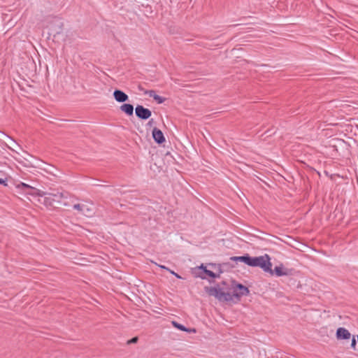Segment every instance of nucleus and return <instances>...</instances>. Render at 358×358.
<instances>
[{
	"instance_id": "nucleus-1",
	"label": "nucleus",
	"mask_w": 358,
	"mask_h": 358,
	"mask_svg": "<svg viewBox=\"0 0 358 358\" xmlns=\"http://www.w3.org/2000/svg\"><path fill=\"white\" fill-rule=\"evenodd\" d=\"M205 290L210 296H215L219 301H232L233 280L231 284L222 281L215 287H206Z\"/></svg>"
},
{
	"instance_id": "nucleus-2",
	"label": "nucleus",
	"mask_w": 358,
	"mask_h": 358,
	"mask_svg": "<svg viewBox=\"0 0 358 358\" xmlns=\"http://www.w3.org/2000/svg\"><path fill=\"white\" fill-rule=\"evenodd\" d=\"M243 262L252 267H259L264 272H270L272 264L268 255L259 257H251L249 254L244 255Z\"/></svg>"
},
{
	"instance_id": "nucleus-3",
	"label": "nucleus",
	"mask_w": 358,
	"mask_h": 358,
	"mask_svg": "<svg viewBox=\"0 0 358 358\" xmlns=\"http://www.w3.org/2000/svg\"><path fill=\"white\" fill-rule=\"evenodd\" d=\"M43 203L47 207L59 208L62 200L66 198L63 192H43Z\"/></svg>"
},
{
	"instance_id": "nucleus-4",
	"label": "nucleus",
	"mask_w": 358,
	"mask_h": 358,
	"mask_svg": "<svg viewBox=\"0 0 358 358\" xmlns=\"http://www.w3.org/2000/svg\"><path fill=\"white\" fill-rule=\"evenodd\" d=\"M221 273H222V271L220 268H219V273H216L210 270H208L206 266H205L203 264H201V266L196 267L194 271L195 276L201 279H206V275L213 279H215L219 278Z\"/></svg>"
},
{
	"instance_id": "nucleus-5",
	"label": "nucleus",
	"mask_w": 358,
	"mask_h": 358,
	"mask_svg": "<svg viewBox=\"0 0 358 358\" xmlns=\"http://www.w3.org/2000/svg\"><path fill=\"white\" fill-rule=\"evenodd\" d=\"M232 301L236 299V302L241 300V298L243 296H247L250 293L248 287L245 285L236 282L233 280V290H232Z\"/></svg>"
},
{
	"instance_id": "nucleus-6",
	"label": "nucleus",
	"mask_w": 358,
	"mask_h": 358,
	"mask_svg": "<svg viewBox=\"0 0 358 358\" xmlns=\"http://www.w3.org/2000/svg\"><path fill=\"white\" fill-rule=\"evenodd\" d=\"M135 114L138 119L146 120L150 117L152 112L141 105H137L135 108Z\"/></svg>"
},
{
	"instance_id": "nucleus-7",
	"label": "nucleus",
	"mask_w": 358,
	"mask_h": 358,
	"mask_svg": "<svg viewBox=\"0 0 358 358\" xmlns=\"http://www.w3.org/2000/svg\"><path fill=\"white\" fill-rule=\"evenodd\" d=\"M293 269L284 268L282 264L279 266H275L273 270L271 268V271L268 272L271 275H275L278 277L283 276V275H290L292 274Z\"/></svg>"
},
{
	"instance_id": "nucleus-8",
	"label": "nucleus",
	"mask_w": 358,
	"mask_h": 358,
	"mask_svg": "<svg viewBox=\"0 0 358 358\" xmlns=\"http://www.w3.org/2000/svg\"><path fill=\"white\" fill-rule=\"evenodd\" d=\"M113 97L119 103H124L129 100V96L123 91L115 89L113 92Z\"/></svg>"
},
{
	"instance_id": "nucleus-9",
	"label": "nucleus",
	"mask_w": 358,
	"mask_h": 358,
	"mask_svg": "<svg viewBox=\"0 0 358 358\" xmlns=\"http://www.w3.org/2000/svg\"><path fill=\"white\" fill-rule=\"evenodd\" d=\"M152 138L157 144H162L165 142V137L163 132L158 128L155 127L152 132Z\"/></svg>"
},
{
	"instance_id": "nucleus-10",
	"label": "nucleus",
	"mask_w": 358,
	"mask_h": 358,
	"mask_svg": "<svg viewBox=\"0 0 358 358\" xmlns=\"http://www.w3.org/2000/svg\"><path fill=\"white\" fill-rule=\"evenodd\" d=\"M336 335L338 340H348L351 336L350 331L344 327L338 328Z\"/></svg>"
},
{
	"instance_id": "nucleus-11",
	"label": "nucleus",
	"mask_w": 358,
	"mask_h": 358,
	"mask_svg": "<svg viewBox=\"0 0 358 358\" xmlns=\"http://www.w3.org/2000/svg\"><path fill=\"white\" fill-rule=\"evenodd\" d=\"M120 109L128 116H132L134 114V106L131 103H123Z\"/></svg>"
},
{
	"instance_id": "nucleus-12",
	"label": "nucleus",
	"mask_w": 358,
	"mask_h": 358,
	"mask_svg": "<svg viewBox=\"0 0 358 358\" xmlns=\"http://www.w3.org/2000/svg\"><path fill=\"white\" fill-rule=\"evenodd\" d=\"M171 324L175 328H176L180 331H186L188 333H196V329L194 328H187L184 325L178 323L176 321H172Z\"/></svg>"
},
{
	"instance_id": "nucleus-13",
	"label": "nucleus",
	"mask_w": 358,
	"mask_h": 358,
	"mask_svg": "<svg viewBox=\"0 0 358 358\" xmlns=\"http://www.w3.org/2000/svg\"><path fill=\"white\" fill-rule=\"evenodd\" d=\"M73 208V209L78 210L81 214H83L85 216L89 215V214L86 213L85 210H87V211H91V209L90 208H88L85 204H80V203L74 204Z\"/></svg>"
},
{
	"instance_id": "nucleus-14",
	"label": "nucleus",
	"mask_w": 358,
	"mask_h": 358,
	"mask_svg": "<svg viewBox=\"0 0 358 358\" xmlns=\"http://www.w3.org/2000/svg\"><path fill=\"white\" fill-rule=\"evenodd\" d=\"M43 192H42L35 187H31L26 192V194L34 196H43Z\"/></svg>"
},
{
	"instance_id": "nucleus-15",
	"label": "nucleus",
	"mask_w": 358,
	"mask_h": 358,
	"mask_svg": "<svg viewBox=\"0 0 358 358\" xmlns=\"http://www.w3.org/2000/svg\"><path fill=\"white\" fill-rule=\"evenodd\" d=\"M31 186H30L29 185H27L24 182H20V184H18L16 187L19 189H21L22 191L24 192V193L26 194V192L27 190L29 189V188L31 187Z\"/></svg>"
},
{
	"instance_id": "nucleus-16",
	"label": "nucleus",
	"mask_w": 358,
	"mask_h": 358,
	"mask_svg": "<svg viewBox=\"0 0 358 358\" xmlns=\"http://www.w3.org/2000/svg\"><path fill=\"white\" fill-rule=\"evenodd\" d=\"M62 27H63V23L61 22H59L58 29H51V31L54 33L55 35L59 34L62 31Z\"/></svg>"
},
{
	"instance_id": "nucleus-17",
	"label": "nucleus",
	"mask_w": 358,
	"mask_h": 358,
	"mask_svg": "<svg viewBox=\"0 0 358 358\" xmlns=\"http://www.w3.org/2000/svg\"><path fill=\"white\" fill-rule=\"evenodd\" d=\"M153 99L156 101L157 103H162L165 101L166 98L157 94L155 96H153Z\"/></svg>"
},
{
	"instance_id": "nucleus-18",
	"label": "nucleus",
	"mask_w": 358,
	"mask_h": 358,
	"mask_svg": "<svg viewBox=\"0 0 358 358\" xmlns=\"http://www.w3.org/2000/svg\"><path fill=\"white\" fill-rule=\"evenodd\" d=\"M243 259H244V255L243 256H234L230 258L231 260L235 262H243Z\"/></svg>"
},
{
	"instance_id": "nucleus-19",
	"label": "nucleus",
	"mask_w": 358,
	"mask_h": 358,
	"mask_svg": "<svg viewBox=\"0 0 358 358\" xmlns=\"http://www.w3.org/2000/svg\"><path fill=\"white\" fill-rule=\"evenodd\" d=\"M138 341V336H134L132 338L128 340L127 341V345H131V344H133V343H136Z\"/></svg>"
},
{
	"instance_id": "nucleus-20",
	"label": "nucleus",
	"mask_w": 358,
	"mask_h": 358,
	"mask_svg": "<svg viewBox=\"0 0 358 358\" xmlns=\"http://www.w3.org/2000/svg\"><path fill=\"white\" fill-rule=\"evenodd\" d=\"M356 345H357V341L355 340V336L352 337V341H351V348L353 349V350H356Z\"/></svg>"
},
{
	"instance_id": "nucleus-21",
	"label": "nucleus",
	"mask_w": 358,
	"mask_h": 358,
	"mask_svg": "<svg viewBox=\"0 0 358 358\" xmlns=\"http://www.w3.org/2000/svg\"><path fill=\"white\" fill-rule=\"evenodd\" d=\"M145 93L148 94L150 97H152V98H153V96L157 95L155 90H148Z\"/></svg>"
},
{
	"instance_id": "nucleus-22",
	"label": "nucleus",
	"mask_w": 358,
	"mask_h": 358,
	"mask_svg": "<svg viewBox=\"0 0 358 358\" xmlns=\"http://www.w3.org/2000/svg\"><path fill=\"white\" fill-rule=\"evenodd\" d=\"M169 272L171 274H173L174 276H176L178 279H181L182 278V277L179 274H178L177 273L174 272L173 271H171L170 269Z\"/></svg>"
},
{
	"instance_id": "nucleus-23",
	"label": "nucleus",
	"mask_w": 358,
	"mask_h": 358,
	"mask_svg": "<svg viewBox=\"0 0 358 358\" xmlns=\"http://www.w3.org/2000/svg\"><path fill=\"white\" fill-rule=\"evenodd\" d=\"M0 185H3L4 186H7L6 178H5V179L0 178Z\"/></svg>"
},
{
	"instance_id": "nucleus-24",
	"label": "nucleus",
	"mask_w": 358,
	"mask_h": 358,
	"mask_svg": "<svg viewBox=\"0 0 358 358\" xmlns=\"http://www.w3.org/2000/svg\"><path fill=\"white\" fill-rule=\"evenodd\" d=\"M153 123H154V120H153V119H151L147 123V126L152 127Z\"/></svg>"
},
{
	"instance_id": "nucleus-25",
	"label": "nucleus",
	"mask_w": 358,
	"mask_h": 358,
	"mask_svg": "<svg viewBox=\"0 0 358 358\" xmlns=\"http://www.w3.org/2000/svg\"><path fill=\"white\" fill-rule=\"evenodd\" d=\"M159 267H160L161 268H162V269H165V270H166V271H170V269H169V268H167L166 266H165L159 265Z\"/></svg>"
},
{
	"instance_id": "nucleus-26",
	"label": "nucleus",
	"mask_w": 358,
	"mask_h": 358,
	"mask_svg": "<svg viewBox=\"0 0 358 358\" xmlns=\"http://www.w3.org/2000/svg\"><path fill=\"white\" fill-rule=\"evenodd\" d=\"M85 212H86V213L89 214V215L87 217L92 216V215L93 213L92 210H91V211H87V210H85Z\"/></svg>"
},
{
	"instance_id": "nucleus-27",
	"label": "nucleus",
	"mask_w": 358,
	"mask_h": 358,
	"mask_svg": "<svg viewBox=\"0 0 358 358\" xmlns=\"http://www.w3.org/2000/svg\"><path fill=\"white\" fill-rule=\"evenodd\" d=\"M210 266H215V264H210Z\"/></svg>"
},
{
	"instance_id": "nucleus-28",
	"label": "nucleus",
	"mask_w": 358,
	"mask_h": 358,
	"mask_svg": "<svg viewBox=\"0 0 358 358\" xmlns=\"http://www.w3.org/2000/svg\"><path fill=\"white\" fill-rule=\"evenodd\" d=\"M357 341H358V335H357Z\"/></svg>"
}]
</instances>
